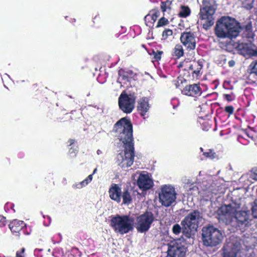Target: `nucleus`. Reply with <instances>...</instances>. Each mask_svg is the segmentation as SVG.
<instances>
[{
	"mask_svg": "<svg viewBox=\"0 0 257 257\" xmlns=\"http://www.w3.org/2000/svg\"><path fill=\"white\" fill-rule=\"evenodd\" d=\"M113 131L117 134L124 148L123 153L117 154L116 162L121 168L131 167L135 158L133 128L131 120L126 117L120 118L114 124Z\"/></svg>",
	"mask_w": 257,
	"mask_h": 257,
	"instance_id": "nucleus-1",
	"label": "nucleus"
},
{
	"mask_svg": "<svg viewBox=\"0 0 257 257\" xmlns=\"http://www.w3.org/2000/svg\"><path fill=\"white\" fill-rule=\"evenodd\" d=\"M240 29V24L234 18L222 16L217 21L214 32L218 38L232 39L238 35Z\"/></svg>",
	"mask_w": 257,
	"mask_h": 257,
	"instance_id": "nucleus-2",
	"label": "nucleus"
},
{
	"mask_svg": "<svg viewBox=\"0 0 257 257\" xmlns=\"http://www.w3.org/2000/svg\"><path fill=\"white\" fill-rule=\"evenodd\" d=\"M202 7L200 8L199 18L203 21L202 28L209 30L214 24V14L217 8L215 0H203Z\"/></svg>",
	"mask_w": 257,
	"mask_h": 257,
	"instance_id": "nucleus-3",
	"label": "nucleus"
},
{
	"mask_svg": "<svg viewBox=\"0 0 257 257\" xmlns=\"http://www.w3.org/2000/svg\"><path fill=\"white\" fill-rule=\"evenodd\" d=\"M223 238L221 231L213 225H208L202 229V240L206 246H216L221 243Z\"/></svg>",
	"mask_w": 257,
	"mask_h": 257,
	"instance_id": "nucleus-4",
	"label": "nucleus"
},
{
	"mask_svg": "<svg viewBox=\"0 0 257 257\" xmlns=\"http://www.w3.org/2000/svg\"><path fill=\"white\" fill-rule=\"evenodd\" d=\"M201 218V213L198 210H194L188 214L181 222L183 226V235L187 238L192 237L198 227Z\"/></svg>",
	"mask_w": 257,
	"mask_h": 257,
	"instance_id": "nucleus-5",
	"label": "nucleus"
},
{
	"mask_svg": "<svg viewBox=\"0 0 257 257\" xmlns=\"http://www.w3.org/2000/svg\"><path fill=\"white\" fill-rule=\"evenodd\" d=\"M134 219L129 215L112 216L110 226L116 233L123 234L133 229Z\"/></svg>",
	"mask_w": 257,
	"mask_h": 257,
	"instance_id": "nucleus-6",
	"label": "nucleus"
},
{
	"mask_svg": "<svg viewBox=\"0 0 257 257\" xmlns=\"http://www.w3.org/2000/svg\"><path fill=\"white\" fill-rule=\"evenodd\" d=\"M179 67L183 68V76L185 81L187 79H198L202 74V62L200 61H184L181 63Z\"/></svg>",
	"mask_w": 257,
	"mask_h": 257,
	"instance_id": "nucleus-7",
	"label": "nucleus"
},
{
	"mask_svg": "<svg viewBox=\"0 0 257 257\" xmlns=\"http://www.w3.org/2000/svg\"><path fill=\"white\" fill-rule=\"evenodd\" d=\"M155 219V216L151 211L147 210L140 215L136 218V228L137 231L141 233L148 231Z\"/></svg>",
	"mask_w": 257,
	"mask_h": 257,
	"instance_id": "nucleus-8",
	"label": "nucleus"
},
{
	"mask_svg": "<svg viewBox=\"0 0 257 257\" xmlns=\"http://www.w3.org/2000/svg\"><path fill=\"white\" fill-rule=\"evenodd\" d=\"M136 97L132 94H127L123 91L120 94L118 104L119 109L126 114L131 113L135 108Z\"/></svg>",
	"mask_w": 257,
	"mask_h": 257,
	"instance_id": "nucleus-9",
	"label": "nucleus"
},
{
	"mask_svg": "<svg viewBox=\"0 0 257 257\" xmlns=\"http://www.w3.org/2000/svg\"><path fill=\"white\" fill-rule=\"evenodd\" d=\"M159 198L163 206L165 207L171 206L176 199L175 188L169 185L162 186L159 193Z\"/></svg>",
	"mask_w": 257,
	"mask_h": 257,
	"instance_id": "nucleus-10",
	"label": "nucleus"
},
{
	"mask_svg": "<svg viewBox=\"0 0 257 257\" xmlns=\"http://www.w3.org/2000/svg\"><path fill=\"white\" fill-rule=\"evenodd\" d=\"M235 212V208L231 204L222 205L216 211L217 217L219 221L228 224L232 222Z\"/></svg>",
	"mask_w": 257,
	"mask_h": 257,
	"instance_id": "nucleus-11",
	"label": "nucleus"
},
{
	"mask_svg": "<svg viewBox=\"0 0 257 257\" xmlns=\"http://www.w3.org/2000/svg\"><path fill=\"white\" fill-rule=\"evenodd\" d=\"M167 255L166 257H185L186 248L178 239L171 241L168 244Z\"/></svg>",
	"mask_w": 257,
	"mask_h": 257,
	"instance_id": "nucleus-12",
	"label": "nucleus"
},
{
	"mask_svg": "<svg viewBox=\"0 0 257 257\" xmlns=\"http://www.w3.org/2000/svg\"><path fill=\"white\" fill-rule=\"evenodd\" d=\"M180 40L186 50L191 51L194 50L196 47V38L195 32L186 30L181 33Z\"/></svg>",
	"mask_w": 257,
	"mask_h": 257,
	"instance_id": "nucleus-13",
	"label": "nucleus"
},
{
	"mask_svg": "<svg viewBox=\"0 0 257 257\" xmlns=\"http://www.w3.org/2000/svg\"><path fill=\"white\" fill-rule=\"evenodd\" d=\"M240 250V244L231 241L226 243L221 248L222 257H237Z\"/></svg>",
	"mask_w": 257,
	"mask_h": 257,
	"instance_id": "nucleus-14",
	"label": "nucleus"
},
{
	"mask_svg": "<svg viewBox=\"0 0 257 257\" xmlns=\"http://www.w3.org/2000/svg\"><path fill=\"white\" fill-rule=\"evenodd\" d=\"M9 228L12 233L16 236H20L22 234H25L27 228L26 224L23 221L14 219L9 224Z\"/></svg>",
	"mask_w": 257,
	"mask_h": 257,
	"instance_id": "nucleus-15",
	"label": "nucleus"
},
{
	"mask_svg": "<svg viewBox=\"0 0 257 257\" xmlns=\"http://www.w3.org/2000/svg\"><path fill=\"white\" fill-rule=\"evenodd\" d=\"M184 95L196 97L202 94V89L199 84L186 85L181 91Z\"/></svg>",
	"mask_w": 257,
	"mask_h": 257,
	"instance_id": "nucleus-16",
	"label": "nucleus"
},
{
	"mask_svg": "<svg viewBox=\"0 0 257 257\" xmlns=\"http://www.w3.org/2000/svg\"><path fill=\"white\" fill-rule=\"evenodd\" d=\"M154 183L150 178L149 174H141L137 180V185L139 188L143 191L150 189L153 186Z\"/></svg>",
	"mask_w": 257,
	"mask_h": 257,
	"instance_id": "nucleus-17",
	"label": "nucleus"
},
{
	"mask_svg": "<svg viewBox=\"0 0 257 257\" xmlns=\"http://www.w3.org/2000/svg\"><path fill=\"white\" fill-rule=\"evenodd\" d=\"M249 215L247 212L244 211H237L235 210L233 218H235L237 224L239 227L244 228L248 226L249 223Z\"/></svg>",
	"mask_w": 257,
	"mask_h": 257,
	"instance_id": "nucleus-18",
	"label": "nucleus"
},
{
	"mask_svg": "<svg viewBox=\"0 0 257 257\" xmlns=\"http://www.w3.org/2000/svg\"><path fill=\"white\" fill-rule=\"evenodd\" d=\"M109 195L111 199L119 203L121 201V189L118 184L112 183L109 189Z\"/></svg>",
	"mask_w": 257,
	"mask_h": 257,
	"instance_id": "nucleus-19",
	"label": "nucleus"
},
{
	"mask_svg": "<svg viewBox=\"0 0 257 257\" xmlns=\"http://www.w3.org/2000/svg\"><path fill=\"white\" fill-rule=\"evenodd\" d=\"M247 79L250 83L257 81V61H253L249 65L247 70Z\"/></svg>",
	"mask_w": 257,
	"mask_h": 257,
	"instance_id": "nucleus-20",
	"label": "nucleus"
},
{
	"mask_svg": "<svg viewBox=\"0 0 257 257\" xmlns=\"http://www.w3.org/2000/svg\"><path fill=\"white\" fill-rule=\"evenodd\" d=\"M150 108L148 101L146 97L141 98L138 102L137 110L139 114L145 118V115Z\"/></svg>",
	"mask_w": 257,
	"mask_h": 257,
	"instance_id": "nucleus-21",
	"label": "nucleus"
},
{
	"mask_svg": "<svg viewBox=\"0 0 257 257\" xmlns=\"http://www.w3.org/2000/svg\"><path fill=\"white\" fill-rule=\"evenodd\" d=\"M160 15V12L158 9H154L150 11L149 14L145 17L146 23L154 24Z\"/></svg>",
	"mask_w": 257,
	"mask_h": 257,
	"instance_id": "nucleus-22",
	"label": "nucleus"
},
{
	"mask_svg": "<svg viewBox=\"0 0 257 257\" xmlns=\"http://www.w3.org/2000/svg\"><path fill=\"white\" fill-rule=\"evenodd\" d=\"M202 155L205 158L212 160L219 159V155L213 149H208L205 152H203Z\"/></svg>",
	"mask_w": 257,
	"mask_h": 257,
	"instance_id": "nucleus-23",
	"label": "nucleus"
},
{
	"mask_svg": "<svg viewBox=\"0 0 257 257\" xmlns=\"http://www.w3.org/2000/svg\"><path fill=\"white\" fill-rule=\"evenodd\" d=\"M184 54V49L182 45L177 44L172 51V56L175 57L176 59H179L182 57Z\"/></svg>",
	"mask_w": 257,
	"mask_h": 257,
	"instance_id": "nucleus-24",
	"label": "nucleus"
},
{
	"mask_svg": "<svg viewBox=\"0 0 257 257\" xmlns=\"http://www.w3.org/2000/svg\"><path fill=\"white\" fill-rule=\"evenodd\" d=\"M149 53V55L152 57V59L153 62H158L161 59L162 56L164 52L163 51L153 49L151 52H150Z\"/></svg>",
	"mask_w": 257,
	"mask_h": 257,
	"instance_id": "nucleus-25",
	"label": "nucleus"
},
{
	"mask_svg": "<svg viewBox=\"0 0 257 257\" xmlns=\"http://www.w3.org/2000/svg\"><path fill=\"white\" fill-rule=\"evenodd\" d=\"M121 197L122 198V202L124 204L128 205L132 201V197L128 189L123 190L122 195H121Z\"/></svg>",
	"mask_w": 257,
	"mask_h": 257,
	"instance_id": "nucleus-26",
	"label": "nucleus"
},
{
	"mask_svg": "<svg viewBox=\"0 0 257 257\" xmlns=\"http://www.w3.org/2000/svg\"><path fill=\"white\" fill-rule=\"evenodd\" d=\"M118 74L122 80L128 81V79L131 78L133 75V71L125 70L124 69L121 68L118 70Z\"/></svg>",
	"mask_w": 257,
	"mask_h": 257,
	"instance_id": "nucleus-27",
	"label": "nucleus"
},
{
	"mask_svg": "<svg viewBox=\"0 0 257 257\" xmlns=\"http://www.w3.org/2000/svg\"><path fill=\"white\" fill-rule=\"evenodd\" d=\"M191 13L190 8L188 6H181V10L178 14L180 18H186L188 17Z\"/></svg>",
	"mask_w": 257,
	"mask_h": 257,
	"instance_id": "nucleus-28",
	"label": "nucleus"
},
{
	"mask_svg": "<svg viewBox=\"0 0 257 257\" xmlns=\"http://www.w3.org/2000/svg\"><path fill=\"white\" fill-rule=\"evenodd\" d=\"M172 4V2L169 0H167L166 1L161 2V11L164 13L166 12L167 10L171 11V5Z\"/></svg>",
	"mask_w": 257,
	"mask_h": 257,
	"instance_id": "nucleus-29",
	"label": "nucleus"
},
{
	"mask_svg": "<svg viewBox=\"0 0 257 257\" xmlns=\"http://www.w3.org/2000/svg\"><path fill=\"white\" fill-rule=\"evenodd\" d=\"M172 232L175 235H179L181 232L183 234V226L181 227L178 223L175 224L172 227Z\"/></svg>",
	"mask_w": 257,
	"mask_h": 257,
	"instance_id": "nucleus-30",
	"label": "nucleus"
},
{
	"mask_svg": "<svg viewBox=\"0 0 257 257\" xmlns=\"http://www.w3.org/2000/svg\"><path fill=\"white\" fill-rule=\"evenodd\" d=\"M169 24L168 20L165 17H163L160 18L157 23V28L163 27Z\"/></svg>",
	"mask_w": 257,
	"mask_h": 257,
	"instance_id": "nucleus-31",
	"label": "nucleus"
},
{
	"mask_svg": "<svg viewBox=\"0 0 257 257\" xmlns=\"http://www.w3.org/2000/svg\"><path fill=\"white\" fill-rule=\"evenodd\" d=\"M78 152V147L77 146H73L69 148V154L70 155H72L71 156L72 157H75L77 156V154Z\"/></svg>",
	"mask_w": 257,
	"mask_h": 257,
	"instance_id": "nucleus-32",
	"label": "nucleus"
},
{
	"mask_svg": "<svg viewBox=\"0 0 257 257\" xmlns=\"http://www.w3.org/2000/svg\"><path fill=\"white\" fill-rule=\"evenodd\" d=\"M251 212L253 217L257 218V202L256 201L251 203Z\"/></svg>",
	"mask_w": 257,
	"mask_h": 257,
	"instance_id": "nucleus-33",
	"label": "nucleus"
},
{
	"mask_svg": "<svg viewBox=\"0 0 257 257\" xmlns=\"http://www.w3.org/2000/svg\"><path fill=\"white\" fill-rule=\"evenodd\" d=\"M172 35V30L169 29H166L163 32L162 37L163 39L165 40L167 39L169 36H171Z\"/></svg>",
	"mask_w": 257,
	"mask_h": 257,
	"instance_id": "nucleus-34",
	"label": "nucleus"
},
{
	"mask_svg": "<svg viewBox=\"0 0 257 257\" xmlns=\"http://www.w3.org/2000/svg\"><path fill=\"white\" fill-rule=\"evenodd\" d=\"M245 31L247 33L248 35V37H249L250 35L252 34V25L251 22L247 23L244 26Z\"/></svg>",
	"mask_w": 257,
	"mask_h": 257,
	"instance_id": "nucleus-35",
	"label": "nucleus"
},
{
	"mask_svg": "<svg viewBox=\"0 0 257 257\" xmlns=\"http://www.w3.org/2000/svg\"><path fill=\"white\" fill-rule=\"evenodd\" d=\"M223 96V98L228 102H231L235 99V96L232 92L230 94H224Z\"/></svg>",
	"mask_w": 257,
	"mask_h": 257,
	"instance_id": "nucleus-36",
	"label": "nucleus"
},
{
	"mask_svg": "<svg viewBox=\"0 0 257 257\" xmlns=\"http://www.w3.org/2000/svg\"><path fill=\"white\" fill-rule=\"evenodd\" d=\"M92 174L88 175V176L86 179L81 181L82 186H83V187L86 186L92 181Z\"/></svg>",
	"mask_w": 257,
	"mask_h": 257,
	"instance_id": "nucleus-37",
	"label": "nucleus"
},
{
	"mask_svg": "<svg viewBox=\"0 0 257 257\" xmlns=\"http://www.w3.org/2000/svg\"><path fill=\"white\" fill-rule=\"evenodd\" d=\"M250 178L254 180H257V167L252 169L250 174Z\"/></svg>",
	"mask_w": 257,
	"mask_h": 257,
	"instance_id": "nucleus-38",
	"label": "nucleus"
},
{
	"mask_svg": "<svg viewBox=\"0 0 257 257\" xmlns=\"http://www.w3.org/2000/svg\"><path fill=\"white\" fill-rule=\"evenodd\" d=\"M25 248L24 247L22 248L20 250L17 251L16 257H25Z\"/></svg>",
	"mask_w": 257,
	"mask_h": 257,
	"instance_id": "nucleus-39",
	"label": "nucleus"
},
{
	"mask_svg": "<svg viewBox=\"0 0 257 257\" xmlns=\"http://www.w3.org/2000/svg\"><path fill=\"white\" fill-rule=\"evenodd\" d=\"M224 110L229 114H232L234 112V107L232 105L226 106L225 107Z\"/></svg>",
	"mask_w": 257,
	"mask_h": 257,
	"instance_id": "nucleus-40",
	"label": "nucleus"
},
{
	"mask_svg": "<svg viewBox=\"0 0 257 257\" xmlns=\"http://www.w3.org/2000/svg\"><path fill=\"white\" fill-rule=\"evenodd\" d=\"M253 7V1H251V3H247L244 2L243 3V7L246 10H251Z\"/></svg>",
	"mask_w": 257,
	"mask_h": 257,
	"instance_id": "nucleus-41",
	"label": "nucleus"
},
{
	"mask_svg": "<svg viewBox=\"0 0 257 257\" xmlns=\"http://www.w3.org/2000/svg\"><path fill=\"white\" fill-rule=\"evenodd\" d=\"M7 224V220L5 217L0 215V227L5 226Z\"/></svg>",
	"mask_w": 257,
	"mask_h": 257,
	"instance_id": "nucleus-42",
	"label": "nucleus"
},
{
	"mask_svg": "<svg viewBox=\"0 0 257 257\" xmlns=\"http://www.w3.org/2000/svg\"><path fill=\"white\" fill-rule=\"evenodd\" d=\"M83 187V186H82V184H81V182L76 183L75 184H74L73 185V188L75 189H81Z\"/></svg>",
	"mask_w": 257,
	"mask_h": 257,
	"instance_id": "nucleus-43",
	"label": "nucleus"
},
{
	"mask_svg": "<svg viewBox=\"0 0 257 257\" xmlns=\"http://www.w3.org/2000/svg\"><path fill=\"white\" fill-rule=\"evenodd\" d=\"M77 143L75 139H70L68 141V146H71L74 145L75 143Z\"/></svg>",
	"mask_w": 257,
	"mask_h": 257,
	"instance_id": "nucleus-44",
	"label": "nucleus"
},
{
	"mask_svg": "<svg viewBox=\"0 0 257 257\" xmlns=\"http://www.w3.org/2000/svg\"><path fill=\"white\" fill-rule=\"evenodd\" d=\"M101 21V18L99 15H96L93 19V23L95 24L96 22H98Z\"/></svg>",
	"mask_w": 257,
	"mask_h": 257,
	"instance_id": "nucleus-45",
	"label": "nucleus"
},
{
	"mask_svg": "<svg viewBox=\"0 0 257 257\" xmlns=\"http://www.w3.org/2000/svg\"><path fill=\"white\" fill-rule=\"evenodd\" d=\"M31 88L33 91H34V90H35L36 91H39V88L37 84H33Z\"/></svg>",
	"mask_w": 257,
	"mask_h": 257,
	"instance_id": "nucleus-46",
	"label": "nucleus"
},
{
	"mask_svg": "<svg viewBox=\"0 0 257 257\" xmlns=\"http://www.w3.org/2000/svg\"><path fill=\"white\" fill-rule=\"evenodd\" d=\"M249 54L251 56L256 57L257 56V49L251 50L249 52Z\"/></svg>",
	"mask_w": 257,
	"mask_h": 257,
	"instance_id": "nucleus-47",
	"label": "nucleus"
},
{
	"mask_svg": "<svg viewBox=\"0 0 257 257\" xmlns=\"http://www.w3.org/2000/svg\"><path fill=\"white\" fill-rule=\"evenodd\" d=\"M228 65L230 67H232L235 65V61L233 60H231L228 62Z\"/></svg>",
	"mask_w": 257,
	"mask_h": 257,
	"instance_id": "nucleus-48",
	"label": "nucleus"
},
{
	"mask_svg": "<svg viewBox=\"0 0 257 257\" xmlns=\"http://www.w3.org/2000/svg\"><path fill=\"white\" fill-rule=\"evenodd\" d=\"M212 193L213 194H214L215 195H217L219 194V192H218L217 191H215L214 190H212Z\"/></svg>",
	"mask_w": 257,
	"mask_h": 257,
	"instance_id": "nucleus-49",
	"label": "nucleus"
},
{
	"mask_svg": "<svg viewBox=\"0 0 257 257\" xmlns=\"http://www.w3.org/2000/svg\"><path fill=\"white\" fill-rule=\"evenodd\" d=\"M6 161L7 162L8 165H10V159L7 158L6 159Z\"/></svg>",
	"mask_w": 257,
	"mask_h": 257,
	"instance_id": "nucleus-50",
	"label": "nucleus"
},
{
	"mask_svg": "<svg viewBox=\"0 0 257 257\" xmlns=\"http://www.w3.org/2000/svg\"><path fill=\"white\" fill-rule=\"evenodd\" d=\"M97 172V168H95L94 170H93V173L92 174V176L95 174Z\"/></svg>",
	"mask_w": 257,
	"mask_h": 257,
	"instance_id": "nucleus-51",
	"label": "nucleus"
},
{
	"mask_svg": "<svg viewBox=\"0 0 257 257\" xmlns=\"http://www.w3.org/2000/svg\"><path fill=\"white\" fill-rule=\"evenodd\" d=\"M101 153V151L100 150H98L97 151V154L98 155H99V154H100Z\"/></svg>",
	"mask_w": 257,
	"mask_h": 257,
	"instance_id": "nucleus-52",
	"label": "nucleus"
},
{
	"mask_svg": "<svg viewBox=\"0 0 257 257\" xmlns=\"http://www.w3.org/2000/svg\"><path fill=\"white\" fill-rule=\"evenodd\" d=\"M200 151H201V152H202L203 153V152H205L204 151V149H203L202 147L200 148Z\"/></svg>",
	"mask_w": 257,
	"mask_h": 257,
	"instance_id": "nucleus-53",
	"label": "nucleus"
},
{
	"mask_svg": "<svg viewBox=\"0 0 257 257\" xmlns=\"http://www.w3.org/2000/svg\"><path fill=\"white\" fill-rule=\"evenodd\" d=\"M37 250H39V249H35V251H36Z\"/></svg>",
	"mask_w": 257,
	"mask_h": 257,
	"instance_id": "nucleus-54",
	"label": "nucleus"
}]
</instances>
